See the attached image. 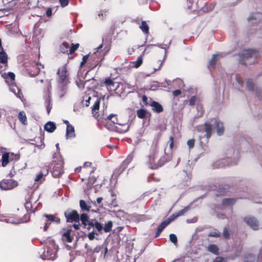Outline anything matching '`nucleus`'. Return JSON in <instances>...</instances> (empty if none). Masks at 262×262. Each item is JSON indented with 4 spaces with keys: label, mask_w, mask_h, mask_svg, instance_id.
I'll list each match as a JSON object with an SVG mask.
<instances>
[{
    "label": "nucleus",
    "mask_w": 262,
    "mask_h": 262,
    "mask_svg": "<svg viewBox=\"0 0 262 262\" xmlns=\"http://www.w3.org/2000/svg\"><path fill=\"white\" fill-rule=\"evenodd\" d=\"M213 125L216 126L217 134L219 136H221L224 133V128L223 123L216 119H212L210 121L205 122L201 127L202 130L205 133L204 136L206 137L207 140L211 136L213 129Z\"/></svg>",
    "instance_id": "1"
},
{
    "label": "nucleus",
    "mask_w": 262,
    "mask_h": 262,
    "mask_svg": "<svg viewBox=\"0 0 262 262\" xmlns=\"http://www.w3.org/2000/svg\"><path fill=\"white\" fill-rule=\"evenodd\" d=\"M158 150L157 147H152L150 150L149 156L146 158L145 163L148 167L151 169H157L164 165L165 162L164 158H158Z\"/></svg>",
    "instance_id": "2"
},
{
    "label": "nucleus",
    "mask_w": 262,
    "mask_h": 262,
    "mask_svg": "<svg viewBox=\"0 0 262 262\" xmlns=\"http://www.w3.org/2000/svg\"><path fill=\"white\" fill-rule=\"evenodd\" d=\"M54 162L56 163L53 167L52 175L55 178L61 176L63 173V160L59 154H54L53 156Z\"/></svg>",
    "instance_id": "3"
},
{
    "label": "nucleus",
    "mask_w": 262,
    "mask_h": 262,
    "mask_svg": "<svg viewBox=\"0 0 262 262\" xmlns=\"http://www.w3.org/2000/svg\"><path fill=\"white\" fill-rule=\"evenodd\" d=\"M57 74L58 75V83L59 84L62 83H68V74L67 69V64H65L64 66L58 69Z\"/></svg>",
    "instance_id": "4"
},
{
    "label": "nucleus",
    "mask_w": 262,
    "mask_h": 262,
    "mask_svg": "<svg viewBox=\"0 0 262 262\" xmlns=\"http://www.w3.org/2000/svg\"><path fill=\"white\" fill-rule=\"evenodd\" d=\"M17 185V182L12 179H4L0 182V188L3 190L12 189Z\"/></svg>",
    "instance_id": "5"
},
{
    "label": "nucleus",
    "mask_w": 262,
    "mask_h": 262,
    "mask_svg": "<svg viewBox=\"0 0 262 262\" xmlns=\"http://www.w3.org/2000/svg\"><path fill=\"white\" fill-rule=\"evenodd\" d=\"M64 215L68 222H78L79 221V215L76 210L66 211Z\"/></svg>",
    "instance_id": "6"
},
{
    "label": "nucleus",
    "mask_w": 262,
    "mask_h": 262,
    "mask_svg": "<svg viewBox=\"0 0 262 262\" xmlns=\"http://www.w3.org/2000/svg\"><path fill=\"white\" fill-rule=\"evenodd\" d=\"M202 2V0L198 1L196 2L194 0H187V6L188 9L191 11H199L202 9V6L199 3Z\"/></svg>",
    "instance_id": "7"
},
{
    "label": "nucleus",
    "mask_w": 262,
    "mask_h": 262,
    "mask_svg": "<svg viewBox=\"0 0 262 262\" xmlns=\"http://www.w3.org/2000/svg\"><path fill=\"white\" fill-rule=\"evenodd\" d=\"M245 223L253 230H257L259 227V223L257 220L254 217L247 216L245 218Z\"/></svg>",
    "instance_id": "8"
},
{
    "label": "nucleus",
    "mask_w": 262,
    "mask_h": 262,
    "mask_svg": "<svg viewBox=\"0 0 262 262\" xmlns=\"http://www.w3.org/2000/svg\"><path fill=\"white\" fill-rule=\"evenodd\" d=\"M43 256L45 257H42V258L43 259L54 260L56 257V251L47 248V251H45L43 253Z\"/></svg>",
    "instance_id": "9"
},
{
    "label": "nucleus",
    "mask_w": 262,
    "mask_h": 262,
    "mask_svg": "<svg viewBox=\"0 0 262 262\" xmlns=\"http://www.w3.org/2000/svg\"><path fill=\"white\" fill-rule=\"evenodd\" d=\"M33 193H32L29 195V198L27 199L26 202L25 204V207L26 210L28 211H31L33 208L32 203H35L36 201V198L33 199Z\"/></svg>",
    "instance_id": "10"
},
{
    "label": "nucleus",
    "mask_w": 262,
    "mask_h": 262,
    "mask_svg": "<svg viewBox=\"0 0 262 262\" xmlns=\"http://www.w3.org/2000/svg\"><path fill=\"white\" fill-rule=\"evenodd\" d=\"M171 222V219L168 218L167 220L163 222L158 227L157 231L155 234V237H158L162 230L170 223Z\"/></svg>",
    "instance_id": "11"
},
{
    "label": "nucleus",
    "mask_w": 262,
    "mask_h": 262,
    "mask_svg": "<svg viewBox=\"0 0 262 262\" xmlns=\"http://www.w3.org/2000/svg\"><path fill=\"white\" fill-rule=\"evenodd\" d=\"M133 154H129L120 165V169H121V171H123L125 169L127 165L133 160Z\"/></svg>",
    "instance_id": "12"
},
{
    "label": "nucleus",
    "mask_w": 262,
    "mask_h": 262,
    "mask_svg": "<svg viewBox=\"0 0 262 262\" xmlns=\"http://www.w3.org/2000/svg\"><path fill=\"white\" fill-rule=\"evenodd\" d=\"M75 137L74 127L71 124H68L66 129V138H73Z\"/></svg>",
    "instance_id": "13"
},
{
    "label": "nucleus",
    "mask_w": 262,
    "mask_h": 262,
    "mask_svg": "<svg viewBox=\"0 0 262 262\" xmlns=\"http://www.w3.org/2000/svg\"><path fill=\"white\" fill-rule=\"evenodd\" d=\"M230 159L228 158H226L225 159H222L220 161H216L215 163L213 164V167L214 168H219V167H223L224 166H226L227 165H229V161Z\"/></svg>",
    "instance_id": "14"
},
{
    "label": "nucleus",
    "mask_w": 262,
    "mask_h": 262,
    "mask_svg": "<svg viewBox=\"0 0 262 262\" xmlns=\"http://www.w3.org/2000/svg\"><path fill=\"white\" fill-rule=\"evenodd\" d=\"M189 209V207L187 206L185 207L184 209L173 213L171 215L169 218V219H171V222L173 221L175 219L178 217L180 216L183 215L186 212H187Z\"/></svg>",
    "instance_id": "15"
},
{
    "label": "nucleus",
    "mask_w": 262,
    "mask_h": 262,
    "mask_svg": "<svg viewBox=\"0 0 262 262\" xmlns=\"http://www.w3.org/2000/svg\"><path fill=\"white\" fill-rule=\"evenodd\" d=\"M51 89V83H50V82H49L48 86H47V90H48V93H49V99H48L47 101L46 102V103L47 111V113L48 114H50L51 110L52 108V104H51V99L50 98V96H49V95L50 94Z\"/></svg>",
    "instance_id": "16"
},
{
    "label": "nucleus",
    "mask_w": 262,
    "mask_h": 262,
    "mask_svg": "<svg viewBox=\"0 0 262 262\" xmlns=\"http://www.w3.org/2000/svg\"><path fill=\"white\" fill-rule=\"evenodd\" d=\"M46 170V173L43 174L42 171L39 172L35 178L34 180L36 182H38L39 183H41L43 180H44L43 176H45L48 173V168L47 166H46L43 168L42 170Z\"/></svg>",
    "instance_id": "17"
},
{
    "label": "nucleus",
    "mask_w": 262,
    "mask_h": 262,
    "mask_svg": "<svg viewBox=\"0 0 262 262\" xmlns=\"http://www.w3.org/2000/svg\"><path fill=\"white\" fill-rule=\"evenodd\" d=\"M79 206L82 211H89L91 208L90 202L86 203L84 200H81L79 202Z\"/></svg>",
    "instance_id": "18"
},
{
    "label": "nucleus",
    "mask_w": 262,
    "mask_h": 262,
    "mask_svg": "<svg viewBox=\"0 0 262 262\" xmlns=\"http://www.w3.org/2000/svg\"><path fill=\"white\" fill-rule=\"evenodd\" d=\"M150 105L152 107V110L156 113H159L163 111L162 105L157 102H152Z\"/></svg>",
    "instance_id": "19"
},
{
    "label": "nucleus",
    "mask_w": 262,
    "mask_h": 262,
    "mask_svg": "<svg viewBox=\"0 0 262 262\" xmlns=\"http://www.w3.org/2000/svg\"><path fill=\"white\" fill-rule=\"evenodd\" d=\"M56 128L55 124L51 121L47 122L44 126L45 129L49 133L53 132Z\"/></svg>",
    "instance_id": "20"
},
{
    "label": "nucleus",
    "mask_w": 262,
    "mask_h": 262,
    "mask_svg": "<svg viewBox=\"0 0 262 262\" xmlns=\"http://www.w3.org/2000/svg\"><path fill=\"white\" fill-rule=\"evenodd\" d=\"M242 55L246 58L253 56L255 57L256 56V52L252 49H247L243 51Z\"/></svg>",
    "instance_id": "21"
},
{
    "label": "nucleus",
    "mask_w": 262,
    "mask_h": 262,
    "mask_svg": "<svg viewBox=\"0 0 262 262\" xmlns=\"http://www.w3.org/2000/svg\"><path fill=\"white\" fill-rule=\"evenodd\" d=\"M170 44V42H169L168 45L162 44V43H159V44H156V45H149L147 46V47H146L145 50H147V48H149L150 47H152V46H157L159 48H160L161 49H164L165 50V56H164V57L165 58L166 57V52H167V49H168L169 47Z\"/></svg>",
    "instance_id": "22"
},
{
    "label": "nucleus",
    "mask_w": 262,
    "mask_h": 262,
    "mask_svg": "<svg viewBox=\"0 0 262 262\" xmlns=\"http://www.w3.org/2000/svg\"><path fill=\"white\" fill-rule=\"evenodd\" d=\"M70 44L68 42H64L60 46V51L63 53L69 54Z\"/></svg>",
    "instance_id": "23"
},
{
    "label": "nucleus",
    "mask_w": 262,
    "mask_h": 262,
    "mask_svg": "<svg viewBox=\"0 0 262 262\" xmlns=\"http://www.w3.org/2000/svg\"><path fill=\"white\" fill-rule=\"evenodd\" d=\"M8 61V56L7 53L4 51L3 49L0 51V63L7 64Z\"/></svg>",
    "instance_id": "24"
},
{
    "label": "nucleus",
    "mask_w": 262,
    "mask_h": 262,
    "mask_svg": "<svg viewBox=\"0 0 262 262\" xmlns=\"http://www.w3.org/2000/svg\"><path fill=\"white\" fill-rule=\"evenodd\" d=\"M10 90L13 92L18 98H21L22 94L20 93V90L16 86L15 84L13 83L11 85Z\"/></svg>",
    "instance_id": "25"
},
{
    "label": "nucleus",
    "mask_w": 262,
    "mask_h": 262,
    "mask_svg": "<svg viewBox=\"0 0 262 262\" xmlns=\"http://www.w3.org/2000/svg\"><path fill=\"white\" fill-rule=\"evenodd\" d=\"M3 221H4L7 223H10L12 224H18L24 222V221L20 219H15L12 217L4 219L3 220Z\"/></svg>",
    "instance_id": "26"
},
{
    "label": "nucleus",
    "mask_w": 262,
    "mask_h": 262,
    "mask_svg": "<svg viewBox=\"0 0 262 262\" xmlns=\"http://www.w3.org/2000/svg\"><path fill=\"white\" fill-rule=\"evenodd\" d=\"M221 57H222V54H221L213 55L209 61V64L212 67H214L216 61Z\"/></svg>",
    "instance_id": "27"
},
{
    "label": "nucleus",
    "mask_w": 262,
    "mask_h": 262,
    "mask_svg": "<svg viewBox=\"0 0 262 262\" xmlns=\"http://www.w3.org/2000/svg\"><path fill=\"white\" fill-rule=\"evenodd\" d=\"M43 216L46 217H48V221H50V222H55L57 224H59L60 222V219L53 215L45 214Z\"/></svg>",
    "instance_id": "28"
},
{
    "label": "nucleus",
    "mask_w": 262,
    "mask_h": 262,
    "mask_svg": "<svg viewBox=\"0 0 262 262\" xmlns=\"http://www.w3.org/2000/svg\"><path fill=\"white\" fill-rule=\"evenodd\" d=\"M235 202V200L232 198L225 199L222 201V204L226 206H231Z\"/></svg>",
    "instance_id": "29"
},
{
    "label": "nucleus",
    "mask_w": 262,
    "mask_h": 262,
    "mask_svg": "<svg viewBox=\"0 0 262 262\" xmlns=\"http://www.w3.org/2000/svg\"><path fill=\"white\" fill-rule=\"evenodd\" d=\"M18 119L24 125H26L27 124V117L24 111H21L19 113Z\"/></svg>",
    "instance_id": "30"
},
{
    "label": "nucleus",
    "mask_w": 262,
    "mask_h": 262,
    "mask_svg": "<svg viewBox=\"0 0 262 262\" xmlns=\"http://www.w3.org/2000/svg\"><path fill=\"white\" fill-rule=\"evenodd\" d=\"M71 232V230H68L66 232H64L63 234V238L64 240L67 241L68 243H71L73 241V238L71 236L70 234Z\"/></svg>",
    "instance_id": "31"
},
{
    "label": "nucleus",
    "mask_w": 262,
    "mask_h": 262,
    "mask_svg": "<svg viewBox=\"0 0 262 262\" xmlns=\"http://www.w3.org/2000/svg\"><path fill=\"white\" fill-rule=\"evenodd\" d=\"M79 220H81L82 224L86 227L88 224L89 221V216L85 213H82L81 214Z\"/></svg>",
    "instance_id": "32"
},
{
    "label": "nucleus",
    "mask_w": 262,
    "mask_h": 262,
    "mask_svg": "<svg viewBox=\"0 0 262 262\" xmlns=\"http://www.w3.org/2000/svg\"><path fill=\"white\" fill-rule=\"evenodd\" d=\"M68 83H62V84H59L58 83V88L60 91V97H63L64 94L66 93L67 91V84Z\"/></svg>",
    "instance_id": "33"
},
{
    "label": "nucleus",
    "mask_w": 262,
    "mask_h": 262,
    "mask_svg": "<svg viewBox=\"0 0 262 262\" xmlns=\"http://www.w3.org/2000/svg\"><path fill=\"white\" fill-rule=\"evenodd\" d=\"M140 29L145 34H148L149 31V28L145 21H142L141 25L139 26Z\"/></svg>",
    "instance_id": "34"
},
{
    "label": "nucleus",
    "mask_w": 262,
    "mask_h": 262,
    "mask_svg": "<svg viewBox=\"0 0 262 262\" xmlns=\"http://www.w3.org/2000/svg\"><path fill=\"white\" fill-rule=\"evenodd\" d=\"M9 154L7 152L5 153L2 156V165L3 167H5L9 162Z\"/></svg>",
    "instance_id": "35"
},
{
    "label": "nucleus",
    "mask_w": 262,
    "mask_h": 262,
    "mask_svg": "<svg viewBox=\"0 0 262 262\" xmlns=\"http://www.w3.org/2000/svg\"><path fill=\"white\" fill-rule=\"evenodd\" d=\"M34 64H35V69L34 71L33 70H31V71L30 73V75L31 76L34 77L36 76L37 74L39 73L40 69L38 68V66H42L41 63H34Z\"/></svg>",
    "instance_id": "36"
},
{
    "label": "nucleus",
    "mask_w": 262,
    "mask_h": 262,
    "mask_svg": "<svg viewBox=\"0 0 262 262\" xmlns=\"http://www.w3.org/2000/svg\"><path fill=\"white\" fill-rule=\"evenodd\" d=\"M143 59L141 56H140L138 57L136 61L132 62V66L133 67L137 68L139 67L141 64L142 63Z\"/></svg>",
    "instance_id": "37"
},
{
    "label": "nucleus",
    "mask_w": 262,
    "mask_h": 262,
    "mask_svg": "<svg viewBox=\"0 0 262 262\" xmlns=\"http://www.w3.org/2000/svg\"><path fill=\"white\" fill-rule=\"evenodd\" d=\"M208 250L210 252L215 254H217L219 252V248L215 245L211 244L208 247Z\"/></svg>",
    "instance_id": "38"
},
{
    "label": "nucleus",
    "mask_w": 262,
    "mask_h": 262,
    "mask_svg": "<svg viewBox=\"0 0 262 262\" xmlns=\"http://www.w3.org/2000/svg\"><path fill=\"white\" fill-rule=\"evenodd\" d=\"M113 226V222L111 221H108L107 223H105V226L104 227V231L105 232H110Z\"/></svg>",
    "instance_id": "39"
},
{
    "label": "nucleus",
    "mask_w": 262,
    "mask_h": 262,
    "mask_svg": "<svg viewBox=\"0 0 262 262\" xmlns=\"http://www.w3.org/2000/svg\"><path fill=\"white\" fill-rule=\"evenodd\" d=\"M137 114L139 118L143 119L146 116V111L143 109H140L137 111Z\"/></svg>",
    "instance_id": "40"
},
{
    "label": "nucleus",
    "mask_w": 262,
    "mask_h": 262,
    "mask_svg": "<svg viewBox=\"0 0 262 262\" xmlns=\"http://www.w3.org/2000/svg\"><path fill=\"white\" fill-rule=\"evenodd\" d=\"M247 89L249 91H254V83L252 79H248L247 81Z\"/></svg>",
    "instance_id": "41"
},
{
    "label": "nucleus",
    "mask_w": 262,
    "mask_h": 262,
    "mask_svg": "<svg viewBox=\"0 0 262 262\" xmlns=\"http://www.w3.org/2000/svg\"><path fill=\"white\" fill-rule=\"evenodd\" d=\"M220 232L218 230L215 229L210 232L208 236L211 237H218L220 236Z\"/></svg>",
    "instance_id": "42"
},
{
    "label": "nucleus",
    "mask_w": 262,
    "mask_h": 262,
    "mask_svg": "<svg viewBox=\"0 0 262 262\" xmlns=\"http://www.w3.org/2000/svg\"><path fill=\"white\" fill-rule=\"evenodd\" d=\"M79 46V43L72 44L71 47L70 46L69 54H72L78 48Z\"/></svg>",
    "instance_id": "43"
},
{
    "label": "nucleus",
    "mask_w": 262,
    "mask_h": 262,
    "mask_svg": "<svg viewBox=\"0 0 262 262\" xmlns=\"http://www.w3.org/2000/svg\"><path fill=\"white\" fill-rule=\"evenodd\" d=\"M235 78L236 79V82L238 83V86H237L238 89H239L240 87L243 86V84L244 83L243 80L237 75H234Z\"/></svg>",
    "instance_id": "44"
},
{
    "label": "nucleus",
    "mask_w": 262,
    "mask_h": 262,
    "mask_svg": "<svg viewBox=\"0 0 262 262\" xmlns=\"http://www.w3.org/2000/svg\"><path fill=\"white\" fill-rule=\"evenodd\" d=\"M122 125L123 128L121 129L120 130H119V129L117 128L118 132L121 133H123L128 130L129 126L128 124H122Z\"/></svg>",
    "instance_id": "45"
},
{
    "label": "nucleus",
    "mask_w": 262,
    "mask_h": 262,
    "mask_svg": "<svg viewBox=\"0 0 262 262\" xmlns=\"http://www.w3.org/2000/svg\"><path fill=\"white\" fill-rule=\"evenodd\" d=\"M108 120H111L115 124H119L117 118L115 115L111 114L107 117Z\"/></svg>",
    "instance_id": "46"
},
{
    "label": "nucleus",
    "mask_w": 262,
    "mask_h": 262,
    "mask_svg": "<svg viewBox=\"0 0 262 262\" xmlns=\"http://www.w3.org/2000/svg\"><path fill=\"white\" fill-rule=\"evenodd\" d=\"M94 227L99 232H101L103 229L102 225L98 221L94 222Z\"/></svg>",
    "instance_id": "47"
},
{
    "label": "nucleus",
    "mask_w": 262,
    "mask_h": 262,
    "mask_svg": "<svg viewBox=\"0 0 262 262\" xmlns=\"http://www.w3.org/2000/svg\"><path fill=\"white\" fill-rule=\"evenodd\" d=\"M198 98L194 96L191 97L190 100H189V104L191 106L194 105L196 102L198 101Z\"/></svg>",
    "instance_id": "48"
},
{
    "label": "nucleus",
    "mask_w": 262,
    "mask_h": 262,
    "mask_svg": "<svg viewBox=\"0 0 262 262\" xmlns=\"http://www.w3.org/2000/svg\"><path fill=\"white\" fill-rule=\"evenodd\" d=\"M170 241L173 243L174 245L177 244V237L174 234H170L169 235Z\"/></svg>",
    "instance_id": "49"
},
{
    "label": "nucleus",
    "mask_w": 262,
    "mask_h": 262,
    "mask_svg": "<svg viewBox=\"0 0 262 262\" xmlns=\"http://www.w3.org/2000/svg\"><path fill=\"white\" fill-rule=\"evenodd\" d=\"M100 105V100H97L94 104L92 107V111L94 112L95 111L98 110Z\"/></svg>",
    "instance_id": "50"
},
{
    "label": "nucleus",
    "mask_w": 262,
    "mask_h": 262,
    "mask_svg": "<svg viewBox=\"0 0 262 262\" xmlns=\"http://www.w3.org/2000/svg\"><path fill=\"white\" fill-rule=\"evenodd\" d=\"M194 142H195V140L193 139H191L188 140L187 144V145L189 146V148H191L193 147V146L194 145Z\"/></svg>",
    "instance_id": "51"
},
{
    "label": "nucleus",
    "mask_w": 262,
    "mask_h": 262,
    "mask_svg": "<svg viewBox=\"0 0 262 262\" xmlns=\"http://www.w3.org/2000/svg\"><path fill=\"white\" fill-rule=\"evenodd\" d=\"M96 181V178L93 177H90L89 179L88 184L90 186L92 185Z\"/></svg>",
    "instance_id": "52"
},
{
    "label": "nucleus",
    "mask_w": 262,
    "mask_h": 262,
    "mask_svg": "<svg viewBox=\"0 0 262 262\" xmlns=\"http://www.w3.org/2000/svg\"><path fill=\"white\" fill-rule=\"evenodd\" d=\"M59 1L62 7L68 6L69 4V0H59Z\"/></svg>",
    "instance_id": "53"
},
{
    "label": "nucleus",
    "mask_w": 262,
    "mask_h": 262,
    "mask_svg": "<svg viewBox=\"0 0 262 262\" xmlns=\"http://www.w3.org/2000/svg\"><path fill=\"white\" fill-rule=\"evenodd\" d=\"M89 55H86L83 57L82 60L80 63V67H82L87 61V60L88 59Z\"/></svg>",
    "instance_id": "54"
},
{
    "label": "nucleus",
    "mask_w": 262,
    "mask_h": 262,
    "mask_svg": "<svg viewBox=\"0 0 262 262\" xmlns=\"http://www.w3.org/2000/svg\"><path fill=\"white\" fill-rule=\"evenodd\" d=\"M105 83L108 86L113 85L114 84V82H113V81L110 78L105 79Z\"/></svg>",
    "instance_id": "55"
},
{
    "label": "nucleus",
    "mask_w": 262,
    "mask_h": 262,
    "mask_svg": "<svg viewBox=\"0 0 262 262\" xmlns=\"http://www.w3.org/2000/svg\"><path fill=\"white\" fill-rule=\"evenodd\" d=\"M52 222L48 221V217H46L45 225L43 227L44 231H46Z\"/></svg>",
    "instance_id": "56"
},
{
    "label": "nucleus",
    "mask_w": 262,
    "mask_h": 262,
    "mask_svg": "<svg viewBox=\"0 0 262 262\" xmlns=\"http://www.w3.org/2000/svg\"><path fill=\"white\" fill-rule=\"evenodd\" d=\"M84 84L82 81L79 80V81H77V85L80 89L84 88Z\"/></svg>",
    "instance_id": "57"
},
{
    "label": "nucleus",
    "mask_w": 262,
    "mask_h": 262,
    "mask_svg": "<svg viewBox=\"0 0 262 262\" xmlns=\"http://www.w3.org/2000/svg\"><path fill=\"white\" fill-rule=\"evenodd\" d=\"M88 237L89 238L90 240L92 241L95 238V232L93 230L92 232L89 233L88 235Z\"/></svg>",
    "instance_id": "58"
},
{
    "label": "nucleus",
    "mask_w": 262,
    "mask_h": 262,
    "mask_svg": "<svg viewBox=\"0 0 262 262\" xmlns=\"http://www.w3.org/2000/svg\"><path fill=\"white\" fill-rule=\"evenodd\" d=\"M223 234L224 237L225 238H229V233L228 230L227 229V228H225L224 229Z\"/></svg>",
    "instance_id": "59"
},
{
    "label": "nucleus",
    "mask_w": 262,
    "mask_h": 262,
    "mask_svg": "<svg viewBox=\"0 0 262 262\" xmlns=\"http://www.w3.org/2000/svg\"><path fill=\"white\" fill-rule=\"evenodd\" d=\"M258 14H252L248 18V20L249 21V22H251L253 20H255L256 19V15H257Z\"/></svg>",
    "instance_id": "60"
},
{
    "label": "nucleus",
    "mask_w": 262,
    "mask_h": 262,
    "mask_svg": "<svg viewBox=\"0 0 262 262\" xmlns=\"http://www.w3.org/2000/svg\"><path fill=\"white\" fill-rule=\"evenodd\" d=\"M15 74L12 72H9L7 74V77H9L10 78V79L12 81L14 80L15 79Z\"/></svg>",
    "instance_id": "61"
},
{
    "label": "nucleus",
    "mask_w": 262,
    "mask_h": 262,
    "mask_svg": "<svg viewBox=\"0 0 262 262\" xmlns=\"http://www.w3.org/2000/svg\"><path fill=\"white\" fill-rule=\"evenodd\" d=\"M105 15H106L105 12H104L103 11L99 12L98 13V16L100 18H102L105 17Z\"/></svg>",
    "instance_id": "62"
},
{
    "label": "nucleus",
    "mask_w": 262,
    "mask_h": 262,
    "mask_svg": "<svg viewBox=\"0 0 262 262\" xmlns=\"http://www.w3.org/2000/svg\"><path fill=\"white\" fill-rule=\"evenodd\" d=\"M213 262H224V259L221 257H216Z\"/></svg>",
    "instance_id": "63"
},
{
    "label": "nucleus",
    "mask_w": 262,
    "mask_h": 262,
    "mask_svg": "<svg viewBox=\"0 0 262 262\" xmlns=\"http://www.w3.org/2000/svg\"><path fill=\"white\" fill-rule=\"evenodd\" d=\"M181 91L180 90H177L174 91H173V95L174 96H177L181 94Z\"/></svg>",
    "instance_id": "64"
}]
</instances>
